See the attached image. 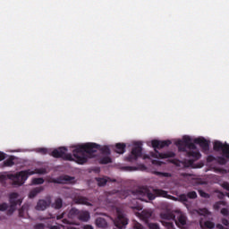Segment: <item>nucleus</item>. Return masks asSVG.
<instances>
[{
    "mask_svg": "<svg viewBox=\"0 0 229 229\" xmlns=\"http://www.w3.org/2000/svg\"><path fill=\"white\" fill-rule=\"evenodd\" d=\"M98 148H99V144L97 143H86L82 145H77L72 151L73 157L72 154L64 153L63 160L76 162L77 164H81V165H83V164H87L89 157H94V153H96Z\"/></svg>",
    "mask_w": 229,
    "mask_h": 229,
    "instance_id": "obj_1",
    "label": "nucleus"
},
{
    "mask_svg": "<svg viewBox=\"0 0 229 229\" xmlns=\"http://www.w3.org/2000/svg\"><path fill=\"white\" fill-rule=\"evenodd\" d=\"M47 173V170H46V168H36L35 170L28 169L21 171L15 174H10L9 178L12 180L13 185L21 187L30 176H33V174H46Z\"/></svg>",
    "mask_w": 229,
    "mask_h": 229,
    "instance_id": "obj_2",
    "label": "nucleus"
},
{
    "mask_svg": "<svg viewBox=\"0 0 229 229\" xmlns=\"http://www.w3.org/2000/svg\"><path fill=\"white\" fill-rule=\"evenodd\" d=\"M152 148H154L155 152L150 153V157L152 158H174L176 157V154L174 152H166V153H160L157 149H162L164 148H167L171 146L172 142L169 140H153L151 141Z\"/></svg>",
    "mask_w": 229,
    "mask_h": 229,
    "instance_id": "obj_3",
    "label": "nucleus"
},
{
    "mask_svg": "<svg viewBox=\"0 0 229 229\" xmlns=\"http://www.w3.org/2000/svg\"><path fill=\"white\" fill-rule=\"evenodd\" d=\"M132 194L134 196H137L139 199H140L141 201L145 200L144 198H148V199L149 201H153V199H155L157 197H158V198H171V196H169L167 194V191H165L164 190H160V189H154L153 193H151V191H149V190H148V189L139 188L137 190H134L132 191Z\"/></svg>",
    "mask_w": 229,
    "mask_h": 229,
    "instance_id": "obj_4",
    "label": "nucleus"
},
{
    "mask_svg": "<svg viewBox=\"0 0 229 229\" xmlns=\"http://www.w3.org/2000/svg\"><path fill=\"white\" fill-rule=\"evenodd\" d=\"M175 146H177L179 151L183 153L187 152V149H196V144L192 143V139L189 136H183L182 140H178L175 141Z\"/></svg>",
    "mask_w": 229,
    "mask_h": 229,
    "instance_id": "obj_5",
    "label": "nucleus"
},
{
    "mask_svg": "<svg viewBox=\"0 0 229 229\" xmlns=\"http://www.w3.org/2000/svg\"><path fill=\"white\" fill-rule=\"evenodd\" d=\"M9 203L10 207L7 210V215L12 216V214L17 210V207L22 205V199H19V193L12 192L9 194Z\"/></svg>",
    "mask_w": 229,
    "mask_h": 229,
    "instance_id": "obj_6",
    "label": "nucleus"
},
{
    "mask_svg": "<svg viewBox=\"0 0 229 229\" xmlns=\"http://www.w3.org/2000/svg\"><path fill=\"white\" fill-rule=\"evenodd\" d=\"M142 157V143L136 142L132 148L131 154L125 157V162H137Z\"/></svg>",
    "mask_w": 229,
    "mask_h": 229,
    "instance_id": "obj_7",
    "label": "nucleus"
},
{
    "mask_svg": "<svg viewBox=\"0 0 229 229\" xmlns=\"http://www.w3.org/2000/svg\"><path fill=\"white\" fill-rule=\"evenodd\" d=\"M116 218L114 220V225L116 228L124 229L128 225V217L123 213L121 208H116Z\"/></svg>",
    "mask_w": 229,
    "mask_h": 229,
    "instance_id": "obj_8",
    "label": "nucleus"
},
{
    "mask_svg": "<svg viewBox=\"0 0 229 229\" xmlns=\"http://www.w3.org/2000/svg\"><path fill=\"white\" fill-rule=\"evenodd\" d=\"M214 151H222L223 157L225 158H229V144L228 143H223L221 141H216L213 145Z\"/></svg>",
    "mask_w": 229,
    "mask_h": 229,
    "instance_id": "obj_9",
    "label": "nucleus"
},
{
    "mask_svg": "<svg viewBox=\"0 0 229 229\" xmlns=\"http://www.w3.org/2000/svg\"><path fill=\"white\" fill-rule=\"evenodd\" d=\"M55 183H59L62 185H74L76 183V177H72L71 175H61L57 177L55 181Z\"/></svg>",
    "mask_w": 229,
    "mask_h": 229,
    "instance_id": "obj_10",
    "label": "nucleus"
},
{
    "mask_svg": "<svg viewBox=\"0 0 229 229\" xmlns=\"http://www.w3.org/2000/svg\"><path fill=\"white\" fill-rule=\"evenodd\" d=\"M175 219H174V221L176 226L179 228H183V226L187 225V216H185V215L180 211H175Z\"/></svg>",
    "mask_w": 229,
    "mask_h": 229,
    "instance_id": "obj_11",
    "label": "nucleus"
},
{
    "mask_svg": "<svg viewBox=\"0 0 229 229\" xmlns=\"http://www.w3.org/2000/svg\"><path fill=\"white\" fill-rule=\"evenodd\" d=\"M193 142L200 146L203 151H208L210 149V142L205 138H196Z\"/></svg>",
    "mask_w": 229,
    "mask_h": 229,
    "instance_id": "obj_12",
    "label": "nucleus"
},
{
    "mask_svg": "<svg viewBox=\"0 0 229 229\" xmlns=\"http://www.w3.org/2000/svg\"><path fill=\"white\" fill-rule=\"evenodd\" d=\"M72 199L75 205H86V207H92V203L89 202V198L87 197L75 195Z\"/></svg>",
    "mask_w": 229,
    "mask_h": 229,
    "instance_id": "obj_13",
    "label": "nucleus"
},
{
    "mask_svg": "<svg viewBox=\"0 0 229 229\" xmlns=\"http://www.w3.org/2000/svg\"><path fill=\"white\" fill-rule=\"evenodd\" d=\"M66 151H68L66 147L55 148L52 151V157H54V158H64V155H65Z\"/></svg>",
    "mask_w": 229,
    "mask_h": 229,
    "instance_id": "obj_14",
    "label": "nucleus"
},
{
    "mask_svg": "<svg viewBox=\"0 0 229 229\" xmlns=\"http://www.w3.org/2000/svg\"><path fill=\"white\" fill-rule=\"evenodd\" d=\"M51 205V199H39L36 206V210H46L47 207Z\"/></svg>",
    "mask_w": 229,
    "mask_h": 229,
    "instance_id": "obj_15",
    "label": "nucleus"
},
{
    "mask_svg": "<svg viewBox=\"0 0 229 229\" xmlns=\"http://www.w3.org/2000/svg\"><path fill=\"white\" fill-rule=\"evenodd\" d=\"M151 216H153V211H151V209H144L140 214V217L142 221H145V223H148V219H151Z\"/></svg>",
    "mask_w": 229,
    "mask_h": 229,
    "instance_id": "obj_16",
    "label": "nucleus"
},
{
    "mask_svg": "<svg viewBox=\"0 0 229 229\" xmlns=\"http://www.w3.org/2000/svg\"><path fill=\"white\" fill-rule=\"evenodd\" d=\"M98 146L99 147L93 153L92 158H96V157H97L96 153H98V149H99L101 151L102 155H110V148H108L106 146L101 148V145H98ZM88 158H91L90 157H89V154H88Z\"/></svg>",
    "mask_w": 229,
    "mask_h": 229,
    "instance_id": "obj_17",
    "label": "nucleus"
},
{
    "mask_svg": "<svg viewBox=\"0 0 229 229\" xmlns=\"http://www.w3.org/2000/svg\"><path fill=\"white\" fill-rule=\"evenodd\" d=\"M80 216V210L76 208H72L68 213L69 219H78Z\"/></svg>",
    "mask_w": 229,
    "mask_h": 229,
    "instance_id": "obj_18",
    "label": "nucleus"
},
{
    "mask_svg": "<svg viewBox=\"0 0 229 229\" xmlns=\"http://www.w3.org/2000/svg\"><path fill=\"white\" fill-rule=\"evenodd\" d=\"M79 221L87 222L90 219V213L89 211H79Z\"/></svg>",
    "mask_w": 229,
    "mask_h": 229,
    "instance_id": "obj_19",
    "label": "nucleus"
},
{
    "mask_svg": "<svg viewBox=\"0 0 229 229\" xmlns=\"http://www.w3.org/2000/svg\"><path fill=\"white\" fill-rule=\"evenodd\" d=\"M115 153H118V155H123L126 152V144L125 143H116L115 145Z\"/></svg>",
    "mask_w": 229,
    "mask_h": 229,
    "instance_id": "obj_20",
    "label": "nucleus"
},
{
    "mask_svg": "<svg viewBox=\"0 0 229 229\" xmlns=\"http://www.w3.org/2000/svg\"><path fill=\"white\" fill-rule=\"evenodd\" d=\"M51 207L55 210H60V208L64 207V200L61 198H57L55 199V202L51 204Z\"/></svg>",
    "mask_w": 229,
    "mask_h": 229,
    "instance_id": "obj_21",
    "label": "nucleus"
},
{
    "mask_svg": "<svg viewBox=\"0 0 229 229\" xmlns=\"http://www.w3.org/2000/svg\"><path fill=\"white\" fill-rule=\"evenodd\" d=\"M95 223L98 228H106V226H108V223H106V220L103 217L97 218Z\"/></svg>",
    "mask_w": 229,
    "mask_h": 229,
    "instance_id": "obj_22",
    "label": "nucleus"
},
{
    "mask_svg": "<svg viewBox=\"0 0 229 229\" xmlns=\"http://www.w3.org/2000/svg\"><path fill=\"white\" fill-rule=\"evenodd\" d=\"M42 191H44V188L42 186L31 190L29 193V198L30 199H33V198H35L38 194H40Z\"/></svg>",
    "mask_w": 229,
    "mask_h": 229,
    "instance_id": "obj_23",
    "label": "nucleus"
},
{
    "mask_svg": "<svg viewBox=\"0 0 229 229\" xmlns=\"http://www.w3.org/2000/svg\"><path fill=\"white\" fill-rule=\"evenodd\" d=\"M160 216L161 219H165V221H174L176 219V215L169 212L162 213Z\"/></svg>",
    "mask_w": 229,
    "mask_h": 229,
    "instance_id": "obj_24",
    "label": "nucleus"
},
{
    "mask_svg": "<svg viewBox=\"0 0 229 229\" xmlns=\"http://www.w3.org/2000/svg\"><path fill=\"white\" fill-rule=\"evenodd\" d=\"M188 157H191V158H194L195 160H199L201 158V153L199 151L190 150L187 152Z\"/></svg>",
    "mask_w": 229,
    "mask_h": 229,
    "instance_id": "obj_25",
    "label": "nucleus"
},
{
    "mask_svg": "<svg viewBox=\"0 0 229 229\" xmlns=\"http://www.w3.org/2000/svg\"><path fill=\"white\" fill-rule=\"evenodd\" d=\"M96 182L98 187H105V185H106L108 182V179L106 177H97Z\"/></svg>",
    "mask_w": 229,
    "mask_h": 229,
    "instance_id": "obj_26",
    "label": "nucleus"
},
{
    "mask_svg": "<svg viewBox=\"0 0 229 229\" xmlns=\"http://www.w3.org/2000/svg\"><path fill=\"white\" fill-rule=\"evenodd\" d=\"M99 164H102V165L112 164V157L106 156L100 158Z\"/></svg>",
    "mask_w": 229,
    "mask_h": 229,
    "instance_id": "obj_27",
    "label": "nucleus"
},
{
    "mask_svg": "<svg viewBox=\"0 0 229 229\" xmlns=\"http://www.w3.org/2000/svg\"><path fill=\"white\" fill-rule=\"evenodd\" d=\"M225 205H226V203L223 200H220L214 204L213 208L215 210H219V208H221V207H225Z\"/></svg>",
    "mask_w": 229,
    "mask_h": 229,
    "instance_id": "obj_28",
    "label": "nucleus"
},
{
    "mask_svg": "<svg viewBox=\"0 0 229 229\" xmlns=\"http://www.w3.org/2000/svg\"><path fill=\"white\" fill-rule=\"evenodd\" d=\"M199 216H210L212 213L207 208H200L198 211Z\"/></svg>",
    "mask_w": 229,
    "mask_h": 229,
    "instance_id": "obj_29",
    "label": "nucleus"
},
{
    "mask_svg": "<svg viewBox=\"0 0 229 229\" xmlns=\"http://www.w3.org/2000/svg\"><path fill=\"white\" fill-rule=\"evenodd\" d=\"M14 162H13V158L9 157L8 159H6L5 161H4V165H5V167H12V165H14Z\"/></svg>",
    "mask_w": 229,
    "mask_h": 229,
    "instance_id": "obj_30",
    "label": "nucleus"
},
{
    "mask_svg": "<svg viewBox=\"0 0 229 229\" xmlns=\"http://www.w3.org/2000/svg\"><path fill=\"white\" fill-rule=\"evenodd\" d=\"M204 226L208 229L216 228V224L212 221H206L204 223Z\"/></svg>",
    "mask_w": 229,
    "mask_h": 229,
    "instance_id": "obj_31",
    "label": "nucleus"
},
{
    "mask_svg": "<svg viewBox=\"0 0 229 229\" xmlns=\"http://www.w3.org/2000/svg\"><path fill=\"white\" fill-rule=\"evenodd\" d=\"M162 225H164V226H165L167 229H175L174 224H173V222L163 221Z\"/></svg>",
    "mask_w": 229,
    "mask_h": 229,
    "instance_id": "obj_32",
    "label": "nucleus"
},
{
    "mask_svg": "<svg viewBox=\"0 0 229 229\" xmlns=\"http://www.w3.org/2000/svg\"><path fill=\"white\" fill-rule=\"evenodd\" d=\"M32 183L33 185H42L44 183V178H34Z\"/></svg>",
    "mask_w": 229,
    "mask_h": 229,
    "instance_id": "obj_33",
    "label": "nucleus"
},
{
    "mask_svg": "<svg viewBox=\"0 0 229 229\" xmlns=\"http://www.w3.org/2000/svg\"><path fill=\"white\" fill-rule=\"evenodd\" d=\"M187 198L190 199H196L198 198V193H196V191H189L187 193Z\"/></svg>",
    "mask_w": 229,
    "mask_h": 229,
    "instance_id": "obj_34",
    "label": "nucleus"
},
{
    "mask_svg": "<svg viewBox=\"0 0 229 229\" xmlns=\"http://www.w3.org/2000/svg\"><path fill=\"white\" fill-rule=\"evenodd\" d=\"M28 210V206L23 205L20 209H19V216L20 217H24V212Z\"/></svg>",
    "mask_w": 229,
    "mask_h": 229,
    "instance_id": "obj_35",
    "label": "nucleus"
},
{
    "mask_svg": "<svg viewBox=\"0 0 229 229\" xmlns=\"http://www.w3.org/2000/svg\"><path fill=\"white\" fill-rule=\"evenodd\" d=\"M148 229H160V225L157 223H148Z\"/></svg>",
    "mask_w": 229,
    "mask_h": 229,
    "instance_id": "obj_36",
    "label": "nucleus"
},
{
    "mask_svg": "<svg viewBox=\"0 0 229 229\" xmlns=\"http://www.w3.org/2000/svg\"><path fill=\"white\" fill-rule=\"evenodd\" d=\"M132 225L134 229H144V225H142L140 223L137 221H133Z\"/></svg>",
    "mask_w": 229,
    "mask_h": 229,
    "instance_id": "obj_37",
    "label": "nucleus"
},
{
    "mask_svg": "<svg viewBox=\"0 0 229 229\" xmlns=\"http://www.w3.org/2000/svg\"><path fill=\"white\" fill-rule=\"evenodd\" d=\"M217 162L220 164V165H226V158L223 157H218Z\"/></svg>",
    "mask_w": 229,
    "mask_h": 229,
    "instance_id": "obj_38",
    "label": "nucleus"
},
{
    "mask_svg": "<svg viewBox=\"0 0 229 229\" xmlns=\"http://www.w3.org/2000/svg\"><path fill=\"white\" fill-rule=\"evenodd\" d=\"M5 210H8V204L4 202L0 204V212H4Z\"/></svg>",
    "mask_w": 229,
    "mask_h": 229,
    "instance_id": "obj_39",
    "label": "nucleus"
},
{
    "mask_svg": "<svg viewBox=\"0 0 229 229\" xmlns=\"http://www.w3.org/2000/svg\"><path fill=\"white\" fill-rule=\"evenodd\" d=\"M220 214H222V216H225V217H227V216H229L228 208H223L220 211Z\"/></svg>",
    "mask_w": 229,
    "mask_h": 229,
    "instance_id": "obj_40",
    "label": "nucleus"
},
{
    "mask_svg": "<svg viewBox=\"0 0 229 229\" xmlns=\"http://www.w3.org/2000/svg\"><path fill=\"white\" fill-rule=\"evenodd\" d=\"M199 196H201V198H210V195L203 191H199Z\"/></svg>",
    "mask_w": 229,
    "mask_h": 229,
    "instance_id": "obj_41",
    "label": "nucleus"
},
{
    "mask_svg": "<svg viewBox=\"0 0 229 229\" xmlns=\"http://www.w3.org/2000/svg\"><path fill=\"white\" fill-rule=\"evenodd\" d=\"M38 152L41 153V155H47V148H38Z\"/></svg>",
    "mask_w": 229,
    "mask_h": 229,
    "instance_id": "obj_42",
    "label": "nucleus"
},
{
    "mask_svg": "<svg viewBox=\"0 0 229 229\" xmlns=\"http://www.w3.org/2000/svg\"><path fill=\"white\" fill-rule=\"evenodd\" d=\"M63 223H64V225H76V223H74V222H72V221H70V220L67 219V218L63 219Z\"/></svg>",
    "mask_w": 229,
    "mask_h": 229,
    "instance_id": "obj_43",
    "label": "nucleus"
},
{
    "mask_svg": "<svg viewBox=\"0 0 229 229\" xmlns=\"http://www.w3.org/2000/svg\"><path fill=\"white\" fill-rule=\"evenodd\" d=\"M125 171H137V167L135 166H125Z\"/></svg>",
    "mask_w": 229,
    "mask_h": 229,
    "instance_id": "obj_44",
    "label": "nucleus"
},
{
    "mask_svg": "<svg viewBox=\"0 0 229 229\" xmlns=\"http://www.w3.org/2000/svg\"><path fill=\"white\" fill-rule=\"evenodd\" d=\"M222 187H223V189H225V191H228V192H229V183L228 182H223Z\"/></svg>",
    "mask_w": 229,
    "mask_h": 229,
    "instance_id": "obj_45",
    "label": "nucleus"
},
{
    "mask_svg": "<svg viewBox=\"0 0 229 229\" xmlns=\"http://www.w3.org/2000/svg\"><path fill=\"white\" fill-rule=\"evenodd\" d=\"M179 198H180L181 201H187V199H188V197L185 194H181Z\"/></svg>",
    "mask_w": 229,
    "mask_h": 229,
    "instance_id": "obj_46",
    "label": "nucleus"
},
{
    "mask_svg": "<svg viewBox=\"0 0 229 229\" xmlns=\"http://www.w3.org/2000/svg\"><path fill=\"white\" fill-rule=\"evenodd\" d=\"M46 227V225L44 224H37L35 225L36 229H44Z\"/></svg>",
    "mask_w": 229,
    "mask_h": 229,
    "instance_id": "obj_47",
    "label": "nucleus"
},
{
    "mask_svg": "<svg viewBox=\"0 0 229 229\" xmlns=\"http://www.w3.org/2000/svg\"><path fill=\"white\" fill-rule=\"evenodd\" d=\"M222 224L224 225V226H229V221L226 218H223L222 219Z\"/></svg>",
    "mask_w": 229,
    "mask_h": 229,
    "instance_id": "obj_48",
    "label": "nucleus"
},
{
    "mask_svg": "<svg viewBox=\"0 0 229 229\" xmlns=\"http://www.w3.org/2000/svg\"><path fill=\"white\" fill-rule=\"evenodd\" d=\"M157 174H159V175H161V176H165V177L169 176V173L157 172Z\"/></svg>",
    "mask_w": 229,
    "mask_h": 229,
    "instance_id": "obj_49",
    "label": "nucleus"
},
{
    "mask_svg": "<svg viewBox=\"0 0 229 229\" xmlns=\"http://www.w3.org/2000/svg\"><path fill=\"white\" fill-rule=\"evenodd\" d=\"M4 158H6V157L4 156V153L0 152V162H2V160H4Z\"/></svg>",
    "mask_w": 229,
    "mask_h": 229,
    "instance_id": "obj_50",
    "label": "nucleus"
},
{
    "mask_svg": "<svg viewBox=\"0 0 229 229\" xmlns=\"http://www.w3.org/2000/svg\"><path fill=\"white\" fill-rule=\"evenodd\" d=\"M216 228H217V229H228V228H226V227H224V225H221V224H217V225H216Z\"/></svg>",
    "mask_w": 229,
    "mask_h": 229,
    "instance_id": "obj_51",
    "label": "nucleus"
},
{
    "mask_svg": "<svg viewBox=\"0 0 229 229\" xmlns=\"http://www.w3.org/2000/svg\"><path fill=\"white\" fill-rule=\"evenodd\" d=\"M84 229H94L92 225H84Z\"/></svg>",
    "mask_w": 229,
    "mask_h": 229,
    "instance_id": "obj_52",
    "label": "nucleus"
},
{
    "mask_svg": "<svg viewBox=\"0 0 229 229\" xmlns=\"http://www.w3.org/2000/svg\"><path fill=\"white\" fill-rule=\"evenodd\" d=\"M208 162H212V160H214V157L209 156V157H208Z\"/></svg>",
    "mask_w": 229,
    "mask_h": 229,
    "instance_id": "obj_53",
    "label": "nucleus"
},
{
    "mask_svg": "<svg viewBox=\"0 0 229 229\" xmlns=\"http://www.w3.org/2000/svg\"><path fill=\"white\" fill-rule=\"evenodd\" d=\"M50 229H60V227L57 226V225H52V226L50 227Z\"/></svg>",
    "mask_w": 229,
    "mask_h": 229,
    "instance_id": "obj_54",
    "label": "nucleus"
},
{
    "mask_svg": "<svg viewBox=\"0 0 229 229\" xmlns=\"http://www.w3.org/2000/svg\"><path fill=\"white\" fill-rule=\"evenodd\" d=\"M57 219H64V214L57 216Z\"/></svg>",
    "mask_w": 229,
    "mask_h": 229,
    "instance_id": "obj_55",
    "label": "nucleus"
},
{
    "mask_svg": "<svg viewBox=\"0 0 229 229\" xmlns=\"http://www.w3.org/2000/svg\"><path fill=\"white\" fill-rule=\"evenodd\" d=\"M68 229H76V227H71V226H70V227H68Z\"/></svg>",
    "mask_w": 229,
    "mask_h": 229,
    "instance_id": "obj_56",
    "label": "nucleus"
},
{
    "mask_svg": "<svg viewBox=\"0 0 229 229\" xmlns=\"http://www.w3.org/2000/svg\"><path fill=\"white\" fill-rule=\"evenodd\" d=\"M144 158H148V156H144Z\"/></svg>",
    "mask_w": 229,
    "mask_h": 229,
    "instance_id": "obj_57",
    "label": "nucleus"
},
{
    "mask_svg": "<svg viewBox=\"0 0 229 229\" xmlns=\"http://www.w3.org/2000/svg\"><path fill=\"white\" fill-rule=\"evenodd\" d=\"M155 162H157L156 160L153 161V164H155Z\"/></svg>",
    "mask_w": 229,
    "mask_h": 229,
    "instance_id": "obj_58",
    "label": "nucleus"
}]
</instances>
